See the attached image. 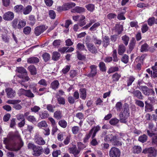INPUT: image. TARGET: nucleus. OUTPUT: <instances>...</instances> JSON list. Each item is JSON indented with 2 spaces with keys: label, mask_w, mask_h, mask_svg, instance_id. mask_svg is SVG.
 <instances>
[{
  "label": "nucleus",
  "mask_w": 157,
  "mask_h": 157,
  "mask_svg": "<svg viewBox=\"0 0 157 157\" xmlns=\"http://www.w3.org/2000/svg\"><path fill=\"white\" fill-rule=\"evenodd\" d=\"M10 139L16 142L11 144L10 146H7V149L11 151H17L20 150L23 145L22 141L20 135L16 133L14 135L10 137Z\"/></svg>",
  "instance_id": "f257e3e1"
},
{
  "label": "nucleus",
  "mask_w": 157,
  "mask_h": 157,
  "mask_svg": "<svg viewBox=\"0 0 157 157\" xmlns=\"http://www.w3.org/2000/svg\"><path fill=\"white\" fill-rule=\"evenodd\" d=\"M124 109L123 112L121 113L119 115L121 122L126 123V120L129 115V109L128 105L125 104L124 106Z\"/></svg>",
  "instance_id": "f03ea898"
},
{
  "label": "nucleus",
  "mask_w": 157,
  "mask_h": 157,
  "mask_svg": "<svg viewBox=\"0 0 157 157\" xmlns=\"http://www.w3.org/2000/svg\"><path fill=\"white\" fill-rule=\"evenodd\" d=\"M28 146L29 149L33 150L32 154L34 156H39L41 154L43 151L42 147L30 143H29Z\"/></svg>",
  "instance_id": "7ed1b4c3"
},
{
  "label": "nucleus",
  "mask_w": 157,
  "mask_h": 157,
  "mask_svg": "<svg viewBox=\"0 0 157 157\" xmlns=\"http://www.w3.org/2000/svg\"><path fill=\"white\" fill-rule=\"evenodd\" d=\"M140 89L145 95L155 96V92L153 89L149 88L146 86H141Z\"/></svg>",
  "instance_id": "20e7f679"
},
{
  "label": "nucleus",
  "mask_w": 157,
  "mask_h": 157,
  "mask_svg": "<svg viewBox=\"0 0 157 157\" xmlns=\"http://www.w3.org/2000/svg\"><path fill=\"white\" fill-rule=\"evenodd\" d=\"M121 151L120 150L115 147H112L109 152L110 157H120Z\"/></svg>",
  "instance_id": "39448f33"
},
{
  "label": "nucleus",
  "mask_w": 157,
  "mask_h": 157,
  "mask_svg": "<svg viewBox=\"0 0 157 157\" xmlns=\"http://www.w3.org/2000/svg\"><path fill=\"white\" fill-rule=\"evenodd\" d=\"M143 153H148L149 154L148 157H156V151L154 148L150 147L143 151Z\"/></svg>",
  "instance_id": "423d86ee"
},
{
  "label": "nucleus",
  "mask_w": 157,
  "mask_h": 157,
  "mask_svg": "<svg viewBox=\"0 0 157 157\" xmlns=\"http://www.w3.org/2000/svg\"><path fill=\"white\" fill-rule=\"evenodd\" d=\"M19 100H10L7 101V103L9 104L14 105L13 108L17 110H20L22 108L21 105L18 104L21 102Z\"/></svg>",
  "instance_id": "0eeeda50"
},
{
  "label": "nucleus",
  "mask_w": 157,
  "mask_h": 157,
  "mask_svg": "<svg viewBox=\"0 0 157 157\" xmlns=\"http://www.w3.org/2000/svg\"><path fill=\"white\" fill-rule=\"evenodd\" d=\"M35 142L39 145H43L45 142L43 138L38 134L36 133L34 137Z\"/></svg>",
  "instance_id": "6e6552de"
},
{
  "label": "nucleus",
  "mask_w": 157,
  "mask_h": 157,
  "mask_svg": "<svg viewBox=\"0 0 157 157\" xmlns=\"http://www.w3.org/2000/svg\"><path fill=\"white\" fill-rule=\"evenodd\" d=\"M91 69L90 71L87 76L89 77H93L95 76L97 74V66L95 65H92L90 66Z\"/></svg>",
  "instance_id": "1a4fd4ad"
},
{
  "label": "nucleus",
  "mask_w": 157,
  "mask_h": 157,
  "mask_svg": "<svg viewBox=\"0 0 157 157\" xmlns=\"http://www.w3.org/2000/svg\"><path fill=\"white\" fill-rule=\"evenodd\" d=\"M46 29L47 28L44 25L37 27L35 29V34L36 36H39L42 33H43Z\"/></svg>",
  "instance_id": "9d476101"
},
{
  "label": "nucleus",
  "mask_w": 157,
  "mask_h": 157,
  "mask_svg": "<svg viewBox=\"0 0 157 157\" xmlns=\"http://www.w3.org/2000/svg\"><path fill=\"white\" fill-rule=\"evenodd\" d=\"M14 14L12 12L8 11L3 16V19L6 21H11L14 18Z\"/></svg>",
  "instance_id": "9b49d317"
},
{
  "label": "nucleus",
  "mask_w": 157,
  "mask_h": 157,
  "mask_svg": "<svg viewBox=\"0 0 157 157\" xmlns=\"http://www.w3.org/2000/svg\"><path fill=\"white\" fill-rule=\"evenodd\" d=\"M5 90L8 98H12L15 97L16 95L15 92L12 88H7Z\"/></svg>",
  "instance_id": "f8f14e48"
},
{
  "label": "nucleus",
  "mask_w": 157,
  "mask_h": 157,
  "mask_svg": "<svg viewBox=\"0 0 157 157\" xmlns=\"http://www.w3.org/2000/svg\"><path fill=\"white\" fill-rule=\"evenodd\" d=\"M86 46L88 50L92 53H95L97 52V48L94 44L91 43L86 44Z\"/></svg>",
  "instance_id": "ddd939ff"
},
{
  "label": "nucleus",
  "mask_w": 157,
  "mask_h": 157,
  "mask_svg": "<svg viewBox=\"0 0 157 157\" xmlns=\"http://www.w3.org/2000/svg\"><path fill=\"white\" fill-rule=\"evenodd\" d=\"M132 94L134 97L139 99L142 100L143 99V96L141 92L139 90H134L132 92Z\"/></svg>",
  "instance_id": "4468645a"
},
{
  "label": "nucleus",
  "mask_w": 157,
  "mask_h": 157,
  "mask_svg": "<svg viewBox=\"0 0 157 157\" xmlns=\"http://www.w3.org/2000/svg\"><path fill=\"white\" fill-rule=\"evenodd\" d=\"M72 19L75 21H81L85 19V17L82 15L74 16L72 17Z\"/></svg>",
  "instance_id": "2eb2a0df"
},
{
  "label": "nucleus",
  "mask_w": 157,
  "mask_h": 157,
  "mask_svg": "<svg viewBox=\"0 0 157 157\" xmlns=\"http://www.w3.org/2000/svg\"><path fill=\"white\" fill-rule=\"evenodd\" d=\"M39 62V59L38 58L35 57L29 58L27 60V62L30 63H36Z\"/></svg>",
  "instance_id": "dca6fc26"
},
{
  "label": "nucleus",
  "mask_w": 157,
  "mask_h": 157,
  "mask_svg": "<svg viewBox=\"0 0 157 157\" xmlns=\"http://www.w3.org/2000/svg\"><path fill=\"white\" fill-rule=\"evenodd\" d=\"M24 6L22 5H17L14 7V11L18 13L22 12L23 10Z\"/></svg>",
  "instance_id": "f3484780"
},
{
  "label": "nucleus",
  "mask_w": 157,
  "mask_h": 157,
  "mask_svg": "<svg viewBox=\"0 0 157 157\" xmlns=\"http://www.w3.org/2000/svg\"><path fill=\"white\" fill-rule=\"evenodd\" d=\"M85 11V10L84 8L81 7L76 6L74 9H73L72 12L81 13L84 12Z\"/></svg>",
  "instance_id": "a211bd4d"
},
{
  "label": "nucleus",
  "mask_w": 157,
  "mask_h": 157,
  "mask_svg": "<svg viewBox=\"0 0 157 157\" xmlns=\"http://www.w3.org/2000/svg\"><path fill=\"white\" fill-rule=\"evenodd\" d=\"M125 47L123 44H121L119 46L118 50V54L120 55H122L125 51Z\"/></svg>",
  "instance_id": "6ab92c4d"
},
{
  "label": "nucleus",
  "mask_w": 157,
  "mask_h": 157,
  "mask_svg": "<svg viewBox=\"0 0 157 157\" xmlns=\"http://www.w3.org/2000/svg\"><path fill=\"white\" fill-rule=\"evenodd\" d=\"M14 134L9 135L8 136V138H4L3 143L6 145V148L7 149V146H10L11 144H10V141L11 140H13L11 139H10V137L14 135Z\"/></svg>",
  "instance_id": "aec40b11"
},
{
  "label": "nucleus",
  "mask_w": 157,
  "mask_h": 157,
  "mask_svg": "<svg viewBox=\"0 0 157 157\" xmlns=\"http://www.w3.org/2000/svg\"><path fill=\"white\" fill-rule=\"evenodd\" d=\"M103 46L106 48L109 44V38L108 36H105L102 38Z\"/></svg>",
  "instance_id": "412c9836"
},
{
  "label": "nucleus",
  "mask_w": 157,
  "mask_h": 157,
  "mask_svg": "<svg viewBox=\"0 0 157 157\" xmlns=\"http://www.w3.org/2000/svg\"><path fill=\"white\" fill-rule=\"evenodd\" d=\"M80 97L83 100L85 99L86 95V89L81 88L79 90Z\"/></svg>",
  "instance_id": "4be33fe9"
},
{
  "label": "nucleus",
  "mask_w": 157,
  "mask_h": 157,
  "mask_svg": "<svg viewBox=\"0 0 157 157\" xmlns=\"http://www.w3.org/2000/svg\"><path fill=\"white\" fill-rule=\"evenodd\" d=\"M145 104L146 105L145 107V110L146 112L152 111L153 110V107L149 103H147V101H145Z\"/></svg>",
  "instance_id": "5701e85b"
},
{
  "label": "nucleus",
  "mask_w": 157,
  "mask_h": 157,
  "mask_svg": "<svg viewBox=\"0 0 157 157\" xmlns=\"http://www.w3.org/2000/svg\"><path fill=\"white\" fill-rule=\"evenodd\" d=\"M110 142L114 145H119L121 143L117 139L116 136L114 135L113 136Z\"/></svg>",
  "instance_id": "b1692460"
},
{
  "label": "nucleus",
  "mask_w": 157,
  "mask_h": 157,
  "mask_svg": "<svg viewBox=\"0 0 157 157\" xmlns=\"http://www.w3.org/2000/svg\"><path fill=\"white\" fill-rule=\"evenodd\" d=\"M59 85V82L56 80L53 81L51 83V86L52 89L56 90L58 88Z\"/></svg>",
  "instance_id": "393cba45"
},
{
  "label": "nucleus",
  "mask_w": 157,
  "mask_h": 157,
  "mask_svg": "<svg viewBox=\"0 0 157 157\" xmlns=\"http://www.w3.org/2000/svg\"><path fill=\"white\" fill-rule=\"evenodd\" d=\"M28 68L32 75H35L36 74V69L34 66L30 65Z\"/></svg>",
  "instance_id": "a878e982"
},
{
  "label": "nucleus",
  "mask_w": 157,
  "mask_h": 157,
  "mask_svg": "<svg viewBox=\"0 0 157 157\" xmlns=\"http://www.w3.org/2000/svg\"><path fill=\"white\" fill-rule=\"evenodd\" d=\"M16 71L19 73L24 74L26 75L27 72L26 70L22 67H17Z\"/></svg>",
  "instance_id": "bb28decb"
},
{
  "label": "nucleus",
  "mask_w": 157,
  "mask_h": 157,
  "mask_svg": "<svg viewBox=\"0 0 157 157\" xmlns=\"http://www.w3.org/2000/svg\"><path fill=\"white\" fill-rule=\"evenodd\" d=\"M54 117L57 120L61 119L62 117L61 112L60 111H56L54 113Z\"/></svg>",
  "instance_id": "cd10ccee"
},
{
  "label": "nucleus",
  "mask_w": 157,
  "mask_h": 157,
  "mask_svg": "<svg viewBox=\"0 0 157 157\" xmlns=\"http://www.w3.org/2000/svg\"><path fill=\"white\" fill-rule=\"evenodd\" d=\"M147 136L145 134H144L139 137L138 140L142 143H144L147 141Z\"/></svg>",
  "instance_id": "c85d7f7f"
},
{
  "label": "nucleus",
  "mask_w": 157,
  "mask_h": 157,
  "mask_svg": "<svg viewBox=\"0 0 157 157\" xmlns=\"http://www.w3.org/2000/svg\"><path fill=\"white\" fill-rule=\"evenodd\" d=\"M32 10V7L31 6H28L23 9V14L26 15L29 14Z\"/></svg>",
  "instance_id": "c756f323"
},
{
  "label": "nucleus",
  "mask_w": 157,
  "mask_h": 157,
  "mask_svg": "<svg viewBox=\"0 0 157 157\" xmlns=\"http://www.w3.org/2000/svg\"><path fill=\"white\" fill-rule=\"evenodd\" d=\"M92 40L95 44L100 45L102 42V41L98 39L97 37L94 36H92Z\"/></svg>",
  "instance_id": "7c9ffc66"
},
{
  "label": "nucleus",
  "mask_w": 157,
  "mask_h": 157,
  "mask_svg": "<svg viewBox=\"0 0 157 157\" xmlns=\"http://www.w3.org/2000/svg\"><path fill=\"white\" fill-rule=\"evenodd\" d=\"M60 56V55L59 53L57 52H54L53 53L52 56V59L54 60H57Z\"/></svg>",
  "instance_id": "2f4dec72"
},
{
  "label": "nucleus",
  "mask_w": 157,
  "mask_h": 157,
  "mask_svg": "<svg viewBox=\"0 0 157 157\" xmlns=\"http://www.w3.org/2000/svg\"><path fill=\"white\" fill-rule=\"evenodd\" d=\"M77 48L80 51L86 50L87 51V50L85 48V46L84 44L82 43H78L76 46Z\"/></svg>",
  "instance_id": "473e14b6"
},
{
  "label": "nucleus",
  "mask_w": 157,
  "mask_h": 157,
  "mask_svg": "<svg viewBox=\"0 0 157 157\" xmlns=\"http://www.w3.org/2000/svg\"><path fill=\"white\" fill-rule=\"evenodd\" d=\"M148 47L149 46L146 43L142 45L140 49L141 52H146L147 51L148 49Z\"/></svg>",
  "instance_id": "72a5a7b5"
},
{
  "label": "nucleus",
  "mask_w": 157,
  "mask_h": 157,
  "mask_svg": "<svg viewBox=\"0 0 157 157\" xmlns=\"http://www.w3.org/2000/svg\"><path fill=\"white\" fill-rule=\"evenodd\" d=\"M115 29L118 33V34H120L123 30L122 26L121 25L118 24L116 25L115 27Z\"/></svg>",
  "instance_id": "f704fd0d"
},
{
  "label": "nucleus",
  "mask_w": 157,
  "mask_h": 157,
  "mask_svg": "<svg viewBox=\"0 0 157 157\" xmlns=\"http://www.w3.org/2000/svg\"><path fill=\"white\" fill-rule=\"evenodd\" d=\"M26 25V21L24 20H20L17 26V28L21 29L23 28Z\"/></svg>",
  "instance_id": "c9c22d12"
},
{
  "label": "nucleus",
  "mask_w": 157,
  "mask_h": 157,
  "mask_svg": "<svg viewBox=\"0 0 157 157\" xmlns=\"http://www.w3.org/2000/svg\"><path fill=\"white\" fill-rule=\"evenodd\" d=\"M59 125L61 127L65 128L66 127L67 125V122L64 120H62L58 122Z\"/></svg>",
  "instance_id": "e433bc0d"
},
{
  "label": "nucleus",
  "mask_w": 157,
  "mask_h": 157,
  "mask_svg": "<svg viewBox=\"0 0 157 157\" xmlns=\"http://www.w3.org/2000/svg\"><path fill=\"white\" fill-rule=\"evenodd\" d=\"M26 119L28 121L33 123H34L36 122V120L33 116L30 115L28 116L27 117Z\"/></svg>",
  "instance_id": "4c0bfd02"
},
{
  "label": "nucleus",
  "mask_w": 157,
  "mask_h": 157,
  "mask_svg": "<svg viewBox=\"0 0 157 157\" xmlns=\"http://www.w3.org/2000/svg\"><path fill=\"white\" fill-rule=\"evenodd\" d=\"M24 95L30 98H33L34 97V94L29 90H26Z\"/></svg>",
  "instance_id": "58836bf2"
},
{
  "label": "nucleus",
  "mask_w": 157,
  "mask_h": 157,
  "mask_svg": "<svg viewBox=\"0 0 157 157\" xmlns=\"http://www.w3.org/2000/svg\"><path fill=\"white\" fill-rule=\"evenodd\" d=\"M135 79V78L133 76H129L127 81V86H129L131 85Z\"/></svg>",
  "instance_id": "ea45409f"
},
{
  "label": "nucleus",
  "mask_w": 157,
  "mask_h": 157,
  "mask_svg": "<svg viewBox=\"0 0 157 157\" xmlns=\"http://www.w3.org/2000/svg\"><path fill=\"white\" fill-rule=\"evenodd\" d=\"M133 152L135 153H139L141 151V148L140 147L134 146L132 148Z\"/></svg>",
  "instance_id": "a19ab883"
},
{
  "label": "nucleus",
  "mask_w": 157,
  "mask_h": 157,
  "mask_svg": "<svg viewBox=\"0 0 157 157\" xmlns=\"http://www.w3.org/2000/svg\"><path fill=\"white\" fill-rule=\"evenodd\" d=\"M99 67L100 70L103 71L105 72L106 71V67L105 63L102 62H100L99 64Z\"/></svg>",
  "instance_id": "79ce46f5"
},
{
  "label": "nucleus",
  "mask_w": 157,
  "mask_h": 157,
  "mask_svg": "<svg viewBox=\"0 0 157 157\" xmlns=\"http://www.w3.org/2000/svg\"><path fill=\"white\" fill-rule=\"evenodd\" d=\"M87 10L90 12H93L95 6L94 4H89L85 6Z\"/></svg>",
  "instance_id": "37998d69"
},
{
  "label": "nucleus",
  "mask_w": 157,
  "mask_h": 157,
  "mask_svg": "<svg viewBox=\"0 0 157 157\" xmlns=\"http://www.w3.org/2000/svg\"><path fill=\"white\" fill-rule=\"evenodd\" d=\"M122 40L125 45H127L129 40V37L126 35H124L122 37Z\"/></svg>",
  "instance_id": "c03bdc74"
},
{
  "label": "nucleus",
  "mask_w": 157,
  "mask_h": 157,
  "mask_svg": "<svg viewBox=\"0 0 157 157\" xmlns=\"http://www.w3.org/2000/svg\"><path fill=\"white\" fill-rule=\"evenodd\" d=\"M69 152L71 154H75V153H78V150L77 149L76 147L75 146L73 147H70L68 149Z\"/></svg>",
  "instance_id": "a18cd8bd"
},
{
  "label": "nucleus",
  "mask_w": 157,
  "mask_h": 157,
  "mask_svg": "<svg viewBox=\"0 0 157 157\" xmlns=\"http://www.w3.org/2000/svg\"><path fill=\"white\" fill-rule=\"evenodd\" d=\"M112 56L113 58V61L115 62H117L118 60V59L117 56V51L116 49L113 50Z\"/></svg>",
  "instance_id": "49530a36"
},
{
  "label": "nucleus",
  "mask_w": 157,
  "mask_h": 157,
  "mask_svg": "<svg viewBox=\"0 0 157 157\" xmlns=\"http://www.w3.org/2000/svg\"><path fill=\"white\" fill-rule=\"evenodd\" d=\"M100 23L97 22L94 24L90 29V31H95L96 30L97 28L100 25Z\"/></svg>",
  "instance_id": "de8ad7c7"
},
{
  "label": "nucleus",
  "mask_w": 157,
  "mask_h": 157,
  "mask_svg": "<svg viewBox=\"0 0 157 157\" xmlns=\"http://www.w3.org/2000/svg\"><path fill=\"white\" fill-rule=\"evenodd\" d=\"M56 98H57L59 104L63 105H64L65 104V101L64 98L61 97H59Z\"/></svg>",
  "instance_id": "09e8293b"
},
{
  "label": "nucleus",
  "mask_w": 157,
  "mask_h": 157,
  "mask_svg": "<svg viewBox=\"0 0 157 157\" xmlns=\"http://www.w3.org/2000/svg\"><path fill=\"white\" fill-rule=\"evenodd\" d=\"M119 122V120L117 118H115L111 119L109 121V123L112 125H115L117 124Z\"/></svg>",
  "instance_id": "8fccbe9b"
},
{
  "label": "nucleus",
  "mask_w": 157,
  "mask_h": 157,
  "mask_svg": "<svg viewBox=\"0 0 157 157\" xmlns=\"http://www.w3.org/2000/svg\"><path fill=\"white\" fill-rule=\"evenodd\" d=\"M47 126L48 124L45 121H42L37 124V126L40 128L46 127Z\"/></svg>",
  "instance_id": "3c124183"
},
{
  "label": "nucleus",
  "mask_w": 157,
  "mask_h": 157,
  "mask_svg": "<svg viewBox=\"0 0 157 157\" xmlns=\"http://www.w3.org/2000/svg\"><path fill=\"white\" fill-rule=\"evenodd\" d=\"M42 57L45 62H47L49 60L50 58V55L47 53H45L44 54L42 55Z\"/></svg>",
  "instance_id": "603ef678"
},
{
  "label": "nucleus",
  "mask_w": 157,
  "mask_h": 157,
  "mask_svg": "<svg viewBox=\"0 0 157 157\" xmlns=\"http://www.w3.org/2000/svg\"><path fill=\"white\" fill-rule=\"evenodd\" d=\"M40 116L41 119H44L48 118L49 116V114L47 112L44 111L40 114Z\"/></svg>",
  "instance_id": "864d4df0"
},
{
  "label": "nucleus",
  "mask_w": 157,
  "mask_h": 157,
  "mask_svg": "<svg viewBox=\"0 0 157 157\" xmlns=\"http://www.w3.org/2000/svg\"><path fill=\"white\" fill-rule=\"evenodd\" d=\"M79 130V128L78 127L74 126L72 128L71 130L73 134H76L78 133Z\"/></svg>",
  "instance_id": "5fc2aeb1"
},
{
  "label": "nucleus",
  "mask_w": 157,
  "mask_h": 157,
  "mask_svg": "<svg viewBox=\"0 0 157 157\" xmlns=\"http://www.w3.org/2000/svg\"><path fill=\"white\" fill-rule=\"evenodd\" d=\"M122 104L121 102H117L116 105V108L117 111H120L122 108Z\"/></svg>",
  "instance_id": "6e6d98bb"
},
{
  "label": "nucleus",
  "mask_w": 157,
  "mask_h": 157,
  "mask_svg": "<svg viewBox=\"0 0 157 157\" xmlns=\"http://www.w3.org/2000/svg\"><path fill=\"white\" fill-rule=\"evenodd\" d=\"M55 108V106L52 105L51 104H48L47 105V110L53 113L54 112V109Z\"/></svg>",
  "instance_id": "4d7b16f0"
},
{
  "label": "nucleus",
  "mask_w": 157,
  "mask_h": 157,
  "mask_svg": "<svg viewBox=\"0 0 157 157\" xmlns=\"http://www.w3.org/2000/svg\"><path fill=\"white\" fill-rule=\"evenodd\" d=\"M87 122L90 125H92L94 123V119L92 117H89L87 118Z\"/></svg>",
  "instance_id": "13d9d810"
},
{
  "label": "nucleus",
  "mask_w": 157,
  "mask_h": 157,
  "mask_svg": "<svg viewBox=\"0 0 157 157\" xmlns=\"http://www.w3.org/2000/svg\"><path fill=\"white\" fill-rule=\"evenodd\" d=\"M148 99L149 100L151 103H155L157 102V100L154 97V96H148Z\"/></svg>",
  "instance_id": "bf43d9fd"
},
{
  "label": "nucleus",
  "mask_w": 157,
  "mask_h": 157,
  "mask_svg": "<svg viewBox=\"0 0 157 157\" xmlns=\"http://www.w3.org/2000/svg\"><path fill=\"white\" fill-rule=\"evenodd\" d=\"M121 61L125 63H127L128 61V56L124 54L121 59Z\"/></svg>",
  "instance_id": "052dcab7"
},
{
  "label": "nucleus",
  "mask_w": 157,
  "mask_h": 157,
  "mask_svg": "<svg viewBox=\"0 0 157 157\" xmlns=\"http://www.w3.org/2000/svg\"><path fill=\"white\" fill-rule=\"evenodd\" d=\"M152 144L153 145L157 146V135L154 136L152 139Z\"/></svg>",
  "instance_id": "680f3d73"
},
{
  "label": "nucleus",
  "mask_w": 157,
  "mask_h": 157,
  "mask_svg": "<svg viewBox=\"0 0 157 157\" xmlns=\"http://www.w3.org/2000/svg\"><path fill=\"white\" fill-rule=\"evenodd\" d=\"M121 77V75L117 73H116L113 75L112 78L113 81H117Z\"/></svg>",
  "instance_id": "e2e57ef3"
},
{
  "label": "nucleus",
  "mask_w": 157,
  "mask_h": 157,
  "mask_svg": "<svg viewBox=\"0 0 157 157\" xmlns=\"http://www.w3.org/2000/svg\"><path fill=\"white\" fill-rule=\"evenodd\" d=\"M155 21L154 17L150 18L147 21L148 24L150 26H152L155 23Z\"/></svg>",
  "instance_id": "0e129e2a"
},
{
  "label": "nucleus",
  "mask_w": 157,
  "mask_h": 157,
  "mask_svg": "<svg viewBox=\"0 0 157 157\" xmlns=\"http://www.w3.org/2000/svg\"><path fill=\"white\" fill-rule=\"evenodd\" d=\"M49 17L52 19H54L56 17V13L53 10H50L49 11Z\"/></svg>",
  "instance_id": "69168bd1"
},
{
  "label": "nucleus",
  "mask_w": 157,
  "mask_h": 157,
  "mask_svg": "<svg viewBox=\"0 0 157 157\" xmlns=\"http://www.w3.org/2000/svg\"><path fill=\"white\" fill-rule=\"evenodd\" d=\"M119 68L117 67H114L110 68L108 71V72L109 73H113L114 72L117 71L118 70Z\"/></svg>",
  "instance_id": "338daca9"
},
{
  "label": "nucleus",
  "mask_w": 157,
  "mask_h": 157,
  "mask_svg": "<svg viewBox=\"0 0 157 157\" xmlns=\"http://www.w3.org/2000/svg\"><path fill=\"white\" fill-rule=\"evenodd\" d=\"M31 30L30 27L27 26L24 28L23 32L25 34H28L30 33Z\"/></svg>",
  "instance_id": "774afa93"
}]
</instances>
